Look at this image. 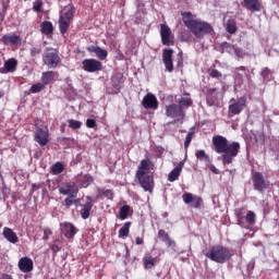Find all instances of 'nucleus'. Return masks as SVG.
I'll return each mask as SVG.
<instances>
[{
    "instance_id": "obj_25",
    "label": "nucleus",
    "mask_w": 279,
    "mask_h": 279,
    "mask_svg": "<svg viewBox=\"0 0 279 279\" xmlns=\"http://www.w3.org/2000/svg\"><path fill=\"white\" fill-rule=\"evenodd\" d=\"M245 213H247V208L240 207L234 210V215L238 219V226L241 228H245Z\"/></svg>"
},
{
    "instance_id": "obj_46",
    "label": "nucleus",
    "mask_w": 279,
    "mask_h": 279,
    "mask_svg": "<svg viewBox=\"0 0 279 279\" xmlns=\"http://www.w3.org/2000/svg\"><path fill=\"white\" fill-rule=\"evenodd\" d=\"M208 75H210L211 77L219 80V77H221V72H219V70H215L213 68L208 69L207 71Z\"/></svg>"
},
{
    "instance_id": "obj_53",
    "label": "nucleus",
    "mask_w": 279,
    "mask_h": 279,
    "mask_svg": "<svg viewBox=\"0 0 279 279\" xmlns=\"http://www.w3.org/2000/svg\"><path fill=\"white\" fill-rule=\"evenodd\" d=\"M215 101H217V98H214L213 95L207 96V105L208 106H213L215 104Z\"/></svg>"
},
{
    "instance_id": "obj_51",
    "label": "nucleus",
    "mask_w": 279,
    "mask_h": 279,
    "mask_svg": "<svg viewBox=\"0 0 279 279\" xmlns=\"http://www.w3.org/2000/svg\"><path fill=\"white\" fill-rule=\"evenodd\" d=\"M53 234V232L51 231V229H45L44 230V241H48L49 236H51Z\"/></svg>"
},
{
    "instance_id": "obj_33",
    "label": "nucleus",
    "mask_w": 279,
    "mask_h": 279,
    "mask_svg": "<svg viewBox=\"0 0 279 279\" xmlns=\"http://www.w3.org/2000/svg\"><path fill=\"white\" fill-rule=\"evenodd\" d=\"M94 182L93 175L90 174H85L82 177L81 179V186L83 189H88V186H90V184Z\"/></svg>"
},
{
    "instance_id": "obj_56",
    "label": "nucleus",
    "mask_w": 279,
    "mask_h": 279,
    "mask_svg": "<svg viewBox=\"0 0 279 279\" xmlns=\"http://www.w3.org/2000/svg\"><path fill=\"white\" fill-rule=\"evenodd\" d=\"M135 243H136V245H143V243H145V241L143 240V238L137 236V238L135 239Z\"/></svg>"
},
{
    "instance_id": "obj_29",
    "label": "nucleus",
    "mask_w": 279,
    "mask_h": 279,
    "mask_svg": "<svg viewBox=\"0 0 279 279\" xmlns=\"http://www.w3.org/2000/svg\"><path fill=\"white\" fill-rule=\"evenodd\" d=\"M132 222H125L123 227L119 230V239H128L130 236V227Z\"/></svg>"
},
{
    "instance_id": "obj_12",
    "label": "nucleus",
    "mask_w": 279,
    "mask_h": 279,
    "mask_svg": "<svg viewBox=\"0 0 279 279\" xmlns=\"http://www.w3.org/2000/svg\"><path fill=\"white\" fill-rule=\"evenodd\" d=\"M22 41L23 39L21 38V35H17L16 33L5 34L0 39L2 45H7L9 47H16L17 45H21Z\"/></svg>"
},
{
    "instance_id": "obj_16",
    "label": "nucleus",
    "mask_w": 279,
    "mask_h": 279,
    "mask_svg": "<svg viewBox=\"0 0 279 279\" xmlns=\"http://www.w3.org/2000/svg\"><path fill=\"white\" fill-rule=\"evenodd\" d=\"M182 199L184 202V204H191L192 208H201L202 206V197L197 196V195H193L189 192H185L182 195Z\"/></svg>"
},
{
    "instance_id": "obj_36",
    "label": "nucleus",
    "mask_w": 279,
    "mask_h": 279,
    "mask_svg": "<svg viewBox=\"0 0 279 279\" xmlns=\"http://www.w3.org/2000/svg\"><path fill=\"white\" fill-rule=\"evenodd\" d=\"M51 171H52L53 175H60V173H62V171H64V166L62 165V162H56L51 167Z\"/></svg>"
},
{
    "instance_id": "obj_18",
    "label": "nucleus",
    "mask_w": 279,
    "mask_h": 279,
    "mask_svg": "<svg viewBox=\"0 0 279 279\" xmlns=\"http://www.w3.org/2000/svg\"><path fill=\"white\" fill-rule=\"evenodd\" d=\"M93 206H95V201L93 197L86 196V202L82 205L80 210L82 219H88V217H90V210H93Z\"/></svg>"
},
{
    "instance_id": "obj_35",
    "label": "nucleus",
    "mask_w": 279,
    "mask_h": 279,
    "mask_svg": "<svg viewBox=\"0 0 279 279\" xmlns=\"http://www.w3.org/2000/svg\"><path fill=\"white\" fill-rule=\"evenodd\" d=\"M195 157L197 158V160H204L205 162H210V156H208L206 154V150H197L195 153Z\"/></svg>"
},
{
    "instance_id": "obj_38",
    "label": "nucleus",
    "mask_w": 279,
    "mask_h": 279,
    "mask_svg": "<svg viewBox=\"0 0 279 279\" xmlns=\"http://www.w3.org/2000/svg\"><path fill=\"white\" fill-rule=\"evenodd\" d=\"M192 101H191V96H185V97H182L180 100H179V106L180 108H189V106H191Z\"/></svg>"
},
{
    "instance_id": "obj_59",
    "label": "nucleus",
    "mask_w": 279,
    "mask_h": 279,
    "mask_svg": "<svg viewBox=\"0 0 279 279\" xmlns=\"http://www.w3.org/2000/svg\"><path fill=\"white\" fill-rule=\"evenodd\" d=\"M267 73H269V69H268V68H264V69L262 70V75L266 76Z\"/></svg>"
},
{
    "instance_id": "obj_62",
    "label": "nucleus",
    "mask_w": 279,
    "mask_h": 279,
    "mask_svg": "<svg viewBox=\"0 0 279 279\" xmlns=\"http://www.w3.org/2000/svg\"><path fill=\"white\" fill-rule=\"evenodd\" d=\"M235 71H245V66L241 65L239 68H235Z\"/></svg>"
},
{
    "instance_id": "obj_44",
    "label": "nucleus",
    "mask_w": 279,
    "mask_h": 279,
    "mask_svg": "<svg viewBox=\"0 0 279 279\" xmlns=\"http://www.w3.org/2000/svg\"><path fill=\"white\" fill-rule=\"evenodd\" d=\"M194 134H195V132H193V131H190L186 134L185 142H184V149H189V147L191 145V141H193Z\"/></svg>"
},
{
    "instance_id": "obj_50",
    "label": "nucleus",
    "mask_w": 279,
    "mask_h": 279,
    "mask_svg": "<svg viewBox=\"0 0 279 279\" xmlns=\"http://www.w3.org/2000/svg\"><path fill=\"white\" fill-rule=\"evenodd\" d=\"M163 243H166L168 247H175V241H173L169 235L163 240Z\"/></svg>"
},
{
    "instance_id": "obj_39",
    "label": "nucleus",
    "mask_w": 279,
    "mask_h": 279,
    "mask_svg": "<svg viewBox=\"0 0 279 279\" xmlns=\"http://www.w3.org/2000/svg\"><path fill=\"white\" fill-rule=\"evenodd\" d=\"M29 53L32 58H36L43 53V48H40V46H33L29 48Z\"/></svg>"
},
{
    "instance_id": "obj_45",
    "label": "nucleus",
    "mask_w": 279,
    "mask_h": 279,
    "mask_svg": "<svg viewBox=\"0 0 279 279\" xmlns=\"http://www.w3.org/2000/svg\"><path fill=\"white\" fill-rule=\"evenodd\" d=\"M68 123L71 130H80V128H82V122L78 120H69Z\"/></svg>"
},
{
    "instance_id": "obj_41",
    "label": "nucleus",
    "mask_w": 279,
    "mask_h": 279,
    "mask_svg": "<svg viewBox=\"0 0 279 279\" xmlns=\"http://www.w3.org/2000/svg\"><path fill=\"white\" fill-rule=\"evenodd\" d=\"M233 53L238 60H243V58H245V50H243L242 48H240L238 46H235Z\"/></svg>"
},
{
    "instance_id": "obj_27",
    "label": "nucleus",
    "mask_w": 279,
    "mask_h": 279,
    "mask_svg": "<svg viewBox=\"0 0 279 279\" xmlns=\"http://www.w3.org/2000/svg\"><path fill=\"white\" fill-rule=\"evenodd\" d=\"M16 66H19V61L14 58L4 62L5 73H14V71H16Z\"/></svg>"
},
{
    "instance_id": "obj_3",
    "label": "nucleus",
    "mask_w": 279,
    "mask_h": 279,
    "mask_svg": "<svg viewBox=\"0 0 279 279\" xmlns=\"http://www.w3.org/2000/svg\"><path fill=\"white\" fill-rule=\"evenodd\" d=\"M205 256L214 263L223 265V263H227V260H230V258H232V252L228 247H225L222 245H216L213 246L210 251L205 254Z\"/></svg>"
},
{
    "instance_id": "obj_31",
    "label": "nucleus",
    "mask_w": 279,
    "mask_h": 279,
    "mask_svg": "<svg viewBox=\"0 0 279 279\" xmlns=\"http://www.w3.org/2000/svg\"><path fill=\"white\" fill-rule=\"evenodd\" d=\"M143 262H144V267L146 269H151V267H154L156 265V263H158V259L156 257H151L149 255H146L143 258Z\"/></svg>"
},
{
    "instance_id": "obj_48",
    "label": "nucleus",
    "mask_w": 279,
    "mask_h": 279,
    "mask_svg": "<svg viewBox=\"0 0 279 279\" xmlns=\"http://www.w3.org/2000/svg\"><path fill=\"white\" fill-rule=\"evenodd\" d=\"M86 128H89V130H95V128H97V121H95V119H87Z\"/></svg>"
},
{
    "instance_id": "obj_40",
    "label": "nucleus",
    "mask_w": 279,
    "mask_h": 279,
    "mask_svg": "<svg viewBox=\"0 0 279 279\" xmlns=\"http://www.w3.org/2000/svg\"><path fill=\"white\" fill-rule=\"evenodd\" d=\"M45 87H46V85L43 83L34 84L31 87V93H33V94L40 93V92L45 90Z\"/></svg>"
},
{
    "instance_id": "obj_43",
    "label": "nucleus",
    "mask_w": 279,
    "mask_h": 279,
    "mask_svg": "<svg viewBox=\"0 0 279 279\" xmlns=\"http://www.w3.org/2000/svg\"><path fill=\"white\" fill-rule=\"evenodd\" d=\"M99 195H105L107 199H113L114 198V193L112 190H98Z\"/></svg>"
},
{
    "instance_id": "obj_54",
    "label": "nucleus",
    "mask_w": 279,
    "mask_h": 279,
    "mask_svg": "<svg viewBox=\"0 0 279 279\" xmlns=\"http://www.w3.org/2000/svg\"><path fill=\"white\" fill-rule=\"evenodd\" d=\"M209 171H211V173H215L216 175H219V169H217V167H215V165H209L208 166Z\"/></svg>"
},
{
    "instance_id": "obj_26",
    "label": "nucleus",
    "mask_w": 279,
    "mask_h": 279,
    "mask_svg": "<svg viewBox=\"0 0 279 279\" xmlns=\"http://www.w3.org/2000/svg\"><path fill=\"white\" fill-rule=\"evenodd\" d=\"M58 75L57 72L53 71H47L43 72L41 74V83L48 86V84H51L53 82L54 77Z\"/></svg>"
},
{
    "instance_id": "obj_1",
    "label": "nucleus",
    "mask_w": 279,
    "mask_h": 279,
    "mask_svg": "<svg viewBox=\"0 0 279 279\" xmlns=\"http://www.w3.org/2000/svg\"><path fill=\"white\" fill-rule=\"evenodd\" d=\"M211 143L214 151H216V154H221V156L218 157V160H221L222 165H232L236 156H239L241 149V144H239V142L230 143L228 142V138L221 135H216L213 137Z\"/></svg>"
},
{
    "instance_id": "obj_32",
    "label": "nucleus",
    "mask_w": 279,
    "mask_h": 279,
    "mask_svg": "<svg viewBox=\"0 0 279 279\" xmlns=\"http://www.w3.org/2000/svg\"><path fill=\"white\" fill-rule=\"evenodd\" d=\"M234 49H236V45H231L229 43H223L221 45V53H230L232 56L234 53Z\"/></svg>"
},
{
    "instance_id": "obj_4",
    "label": "nucleus",
    "mask_w": 279,
    "mask_h": 279,
    "mask_svg": "<svg viewBox=\"0 0 279 279\" xmlns=\"http://www.w3.org/2000/svg\"><path fill=\"white\" fill-rule=\"evenodd\" d=\"M73 16H75V7L73 5L69 7L65 13H60L59 29L62 36H64L66 32H69V27L71 26V21H73Z\"/></svg>"
},
{
    "instance_id": "obj_5",
    "label": "nucleus",
    "mask_w": 279,
    "mask_h": 279,
    "mask_svg": "<svg viewBox=\"0 0 279 279\" xmlns=\"http://www.w3.org/2000/svg\"><path fill=\"white\" fill-rule=\"evenodd\" d=\"M43 62L48 69H57L60 64V54L53 48H47L43 56Z\"/></svg>"
},
{
    "instance_id": "obj_17",
    "label": "nucleus",
    "mask_w": 279,
    "mask_h": 279,
    "mask_svg": "<svg viewBox=\"0 0 279 279\" xmlns=\"http://www.w3.org/2000/svg\"><path fill=\"white\" fill-rule=\"evenodd\" d=\"M173 49L168 48L163 50L162 60L168 73H173Z\"/></svg>"
},
{
    "instance_id": "obj_20",
    "label": "nucleus",
    "mask_w": 279,
    "mask_h": 279,
    "mask_svg": "<svg viewBox=\"0 0 279 279\" xmlns=\"http://www.w3.org/2000/svg\"><path fill=\"white\" fill-rule=\"evenodd\" d=\"M19 268L23 271V274H29L34 269V262L29 257H22L19 260Z\"/></svg>"
},
{
    "instance_id": "obj_8",
    "label": "nucleus",
    "mask_w": 279,
    "mask_h": 279,
    "mask_svg": "<svg viewBox=\"0 0 279 279\" xmlns=\"http://www.w3.org/2000/svg\"><path fill=\"white\" fill-rule=\"evenodd\" d=\"M60 195H68L69 197H77V193H80V187L75 182H65L59 185Z\"/></svg>"
},
{
    "instance_id": "obj_57",
    "label": "nucleus",
    "mask_w": 279,
    "mask_h": 279,
    "mask_svg": "<svg viewBox=\"0 0 279 279\" xmlns=\"http://www.w3.org/2000/svg\"><path fill=\"white\" fill-rule=\"evenodd\" d=\"M58 241H56L52 245V252H60V246L57 244Z\"/></svg>"
},
{
    "instance_id": "obj_10",
    "label": "nucleus",
    "mask_w": 279,
    "mask_h": 279,
    "mask_svg": "<svg viewBox=\"0 0 279 279\" xmlns=\"http://www.w3.org/2000/svg\"><path fill=\"white\" fill-rule=\"evenodd\" d=\"M160 37L162 45H166V47L174 45L173 33H171V28L167 24H160Z\"/></svg>"
},
{
    "instance_id": "obj_11",
    "label": "nucleus",
    "mask_w": 279,
    "mask_h": 279,
    "mask_svg": "<svg viewBox=\"0 0 279 279\" xmlns=\"http://www.w3.org/2000/svg\"><path fill=\"white\" fill-rule=\"evenodd\" d=\"M82 66L87 73H97V71L104 69V65L97 59H84Z\"/></svg>"
},
{
    "instance_id": "obj_2",
    "label": "nucleus",
    "mask_w": 279,
    "mask_h": 279,
    "mask_svg": "<svg viewBox=\"0 0 279 279\" xmlns=\"http://www.w3.org/2000/svg\"><path fill=\"white\" fill-rule=\"evenodd\" d=\"M182 21L184 25L196 36V38H202V36H206V34H210L213 32V26L208 22H203L195 19L191 12L182 13Z\"/></svg>"
},
{
    "instance_id": "obj_28",
    "label": "nucleus",
    "mask_w": 279,
    "mask_h": 279,
    "mask_svg": "<svg viewBox=\"0 0 279 279\" xmlns=\"http://www.w3.org/2000/svg\"><path fill=\"white\" fill-rule=\"evenodd\" d=\"M41 34H45V36H49L50 34H53V24L49 21H45L40 24Z\"/></svg>"
},
{
    "instance_id": "obj_9",
    "label": "nucleus",
    "mask_w": 279,
    "mask_h": 279,
    "mask_svg": "<svg viewBox=\"0 0 279 279\" xmlns=\"http://www.w3.org/2000/svg\"><path fill=\"white\" fill-rule=\"evenodd\" d=\"M247 104V97L242 96L238 99V101H234V99L230 100L229 105V114H241L243 110L245 109V105Z\"/></svg>"
},
{
    "instance_id": "obj_58",
    "label": "nucleus",
    "mask_w": 279,
    "mask_h": 279,
    "mask_svg": "<svg viewBox=\"0 0 279 279\" xmlns=\"http://www.w3.org/2000/svg\"><path fill=\"white\" fill-rule=\"evenodd\" d=\"M179 61H178V66H181L184 62V59L182 58V52H179Z\"/></svg>"
},
{
    "instance_id": "obj_14",
    "label": "nucleus",
    "mask_w": 279,
    "mask_h": 279,
    "mask_svg": "<svg viewBox=\"0 0 279 279\" xmlns=\"http://www.w3.org/2000/svg\"><path fill=\"white\" fill-rule=\"evenodd\" d=\"M142 106L145 110H158V98L156 95L148 93L142 100Z\"/></svg>"
},
{
    "instance_id": "obj_24",
    "label": "nucleus",
    "mask_w": 279,
    "mask_h": 279,
    "mask_svg": "<svg viewBox=\"0 0 279 279\" xmlns=\"http://www.w3.org/2000/svg\"><path fill=\"white\" fill-rule=\"evenodd\" d=\"M154 169V161L149 159H143L138 167L136 173H149Z\"/></svg>"
},
{
    "instance_id": "obj_22",
    "label": "nucleus",
    "mask_w": 279,
    "mask_h": 279,
    "mask_svg": "<svg viewBox=\"0 0 279 279\" xmlns=\"http://www.w3.org/2000/svg\"><path fill=\"white\" fill-rule=\"evenodd\" d=\"M62 233L66 239H73L77 234V228L71 222H65L61 229Z\"/></svg>"
},
{
    "instance_id": "obj_6",
    "label": "nucleus",
    "mask_w": 279,
    "mask_h": 279,
    "mask_svg": "<svg viewBox=\"0 0 279 279\" xmlns=\"http://www.w3.org/2000/svg\"><path fill=\"white\" fill-rule=\"evenodd\" d=\"M135 178L145 192L154 193V177L149 172H136Z\"/></svg>"
},
{
    "instance_id": "obj_61",
    "label": "nucleus",
    "mask_w": 279,
    "mask_h": 279,
    "mask_svg": "<svg viewBox=\"0 0 279 279\" xmlns=\"http://www.w3.org/2000/svg\"><path fill=\"white\" fill-rule=\"evenodd\" d=\"M80 203H81L80 198H76V199L73 201V204L76 207L80 206Z\"/></svg>"
},
{
    "instance_id": "obj_21",
    "label": "nucleus",
    "mask_w": 279,
    "mask_h": 279,
    "mask_svg": "<svg viewBox=\"0 0 279 279\" xmlns=\"http://www.w3.org/2000/svg\"><path fill=\"white\" fill-rule=\"evenodd\" d=\"M89 53H95L98 60H106L108 58V50L102 49L99 46H89L87 47Z\"/></svg>"
},
{
    "instance_id": "obj_63",
    "label": "nucleus",
    "mask_w": 279,
    "mask_h": 279,
    "mask_svg": "<svg viewBox=\"0 0 279 279\" xmlns=\"http://www.w3.org/2000/svg\"><path fill=\"white\" fill-rule=\"evenodd\" d=\"M4 95H5V92L2 90V89H0V99H1V97H3Z\"/></svg>"
},
{
    "instance_id": "obj_34",
    "label": "nucleus",
    "mask_w": 279,
    "mask_h": 279,
    "mask_svg": "<svg viewBox=\"0 0 279 279\" xmlns=\"http://www.w3.org/2000/svg\"><path fill=\"white\" fill-rule=\"evenodd\" d=\"M245 221L248 226H254L256 223V214L252 210H248L245 216Z\"/></svg>"
},
{
    "instance_id": "obj_15",
    "label": "nucleus",
    "mask_w": 279,
    "mask_h": 279,
    "mask_svg": "<svg viewBox=\"0 0 279 279\" xmlns=\"http://www.w3.org/2000/svg\"><path fill=\"white\" fill-rule=\"evenodd\" d=\"M35 142L40 145V147H45L47 143H49V131L47 129L38 128L35 131L34 135Z\"/></svg>"
},
{
    "instance_id": "obj_55",
    "label": "nucleus",
    "mask_w": 279,
    "mask_h": 279,
    "mask_svg": "<svg viewBox=\"0 0 279 279\" xmlns=\"http://www.w3.org/2000/svg\"><path fill=\"white\" fill-rule=\"evenodd\" d=\"M184 162H185L184 160L180 161L175 167V169H178L179 171H182V169H184Z\"/></svg>"
},
{
    "instance_id": "obj_30",
    "label": "nucleus",
    "mask_w": 279,
    "mask_h": 279,
    "mask_svg": "<svg viewBox=\"0 0 279 279\" xmlns=\"http://www.w3.org/2000/svg\"><path fill=\"white\" fill-rule=\"evenodd\" d=\"M228 34H236V20H228L225 24Z\"/></svg>"
},
{
    "instance_id": "obj_37",
    "label": "nucleus",
    "mask_w": 279,
    "mask_h": 279,
    "mask_svg": "<svg viewBox=\"0 0 279 279\" xmlns=\"http://www.w3.org/2000/svg\"><path fill=\"white\" fill-rule=\"evenodd\" d=\"M182 173V171H180L178 168H174L168 175V181L169 182H175V180H178V178H180V174Z\"/></svg>"
},
{
    "instance_id": "obj_47",
    "label": "nucleus",
    "mask_w": 279,
    "mask_h": 279,
    "mask_svg": "<svg viewBox=\"0 0 279 279\" xmlns=\"http://www.w3.org/2000/svg\"><path fill=\"white\" fill-rule=\"evenodd\" d=\"M33 10L34 12H43V0H36L33 3Z\"/></svg>"
},
{
    "instance_id": "obj_19",
    "label": "nucleus",
    "mask_w": 279,
    "mask_h": 279,
    "mask_svg": "<svg viewBox=\"0 0 279 279\" xmlns=\"http://www.w3.org/2000/svg\"><path fill=\"white\" fill-rule=\"evenodd\" d=\"M243 7L245 10H248V12H260L263 4L259 0H243Z\"/></svg>"
},
{
    "instance_id": "obj_49",
    "label": "nucleus",
    "mask_w": 279,
    "mask_h": 279,
    "mask_svg": "<svg viewBox=\"0 0 279 279\" xmlns=\"http://www.w3.org/2000/svg\"><path fill=\"white\" fill-rule=\"evenodd\" d=\"M169 236V233H167V231H165L163 229H160L158 231V238L165 242L167 240V238Z\"/></svg>"
},
{
    "instance_id": "obj_13",
    "label": "nucleus",
    "mask_w": 279,
    "mask_h": 279,
    "mask_svg": "<svg viewBox=\"0 0 279 279\" xmlns=\"http://www.w3.org/2000/svg\"><path fill=\"white\" fill-rule=\"evenodd\" d=\"M166 117H169L170 119H184V110H182V107H180L177 104H171L169 106H166Z\"/></svg>"
},
{
    "instance_id": "obj_52",
    "label": "nucleus",
    "mask_w": 279,
    "mask_h": 279,
    "mask_svg": "<svg viewBox=\"0 0 279 279\" xmlns=\"http://www.w3.org/2000/svg\"><path fill=\"white\" fill-rule=\"evenodd\" d=\"M73 199H75V197H71V196H68L65 199H64V204L66 206V208H71L72 204H73Z\"/></svg>"
},
{
    "instance_id": "obj_23",
    "label": "nucleus",
    "mask_w": 279,
    "mask_h": 279,
    "mask_svg": "<svg viewBox=\"0 0 279 279\" xmlns=\"http://www.w3.org/2000/svg\"><path fill=\"white\" fill-rule=\"evenodd\" d=\"M2 234L9 243H12L13 245L19 243V235H16V233L9 227L3 228Z\"/></svg>"
},
{
    "instance_id": "obj_7",
    "label": "nucleus",
    "mask_w": 279,
    "mask_h": 279,
    "mask_svg": "<svg viewBox=\"0 0 279 279\" xmlns=\"http://www.w3.org/2000/svg\"><path fill=\"white\" fill-rule=\"evenodd\" d=\"M252 182L254 190L257 191L258 193H263V191H267L271 183L269 180L265 179V175L260 172H253L252 173Z\"/></svg>"
},
{
    "instance_id": "obj_60",
    "label": "nucleus",
    "mask_w": 279,
    "mask_h": 279,
    "mask_svg": "<svg viewBox=\"0 0 279 279\" xmlns=\"http://www.w3.org/2000/svg\"><path fill=\"white\" fill-rule=\"evenodd\" d=\"M0 279H13L10 275H2Z\"/></svg>"
},
{
    "instance_id": "obj_42",
    "label": "nucleus",
    "mask_w": 279,
    "mask_h": 279,
    "mask_svg": "<svg viewBox=\"0 0 279 279\" xmlns=\"http://www.w3.org/2000/svg\"><path fill=\"white\" fill-rule=\"evenodd\" d=\"M130 213V207L128 205H124L120 208V219L124 221V219H128V215Z\"/></svg>"
}]
</instances>
